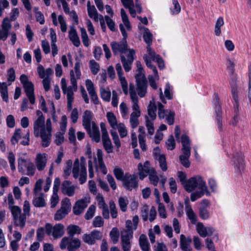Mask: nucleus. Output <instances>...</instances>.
<instances>
[{"mask_svg":"<svg viewBox=\"0 0 251 251\" xmlns=\"http://www.w3.org/2000/svg\"><path fill=\"white\" fill-rule=\"evenodd\" d=\"M139 222L138 216L133 217L132 222L127 220L126 227L121 232L122 249L124 251H129L130 249V240L133 237V230H136Z\"/></svg>","mask_w":251,"mask_h":251,"instance_id":"1","label":"nucleus"},{"mask_svg":"<svg viewBox=\"0 0 251 251\" xmlns=\"http://www.w3.org/2000/svg\"><path fill=\"white\" fill-rule=\"evenodd\" d=\"M93 113L88 110L84 111L82 116V125L92 139L97 143L100 140L99 127L94 122L91 123Z\"/></svg>","mask_w":251,"mask_h":251,"instance_id":"2","label":"nucleus"},{"mask_svg":"<svg viewBox=\"0 0 251 251\" xmlns=\"http://www.w3.org/2000/svg\"><path fill=\"white\" fill-rule=\"evenodd\" d=\"M228 64L227 66V69L229 72V84L231 88V92L232 99L236 103L238 102V86L237 84V75L234 74L235 64L230 59H227ZM238 106V104H237Z\"/></svg>","mask_w":251,"mask_h":251,"instance_id":"3","label":"nucleus"},{"mask_svg":"<svg viewBox=\"0 0 251 251\" xmlns=\"http://www.w3.org/2000/svg\"><path fill=\"white\" fill-rule=\"evenodd\" d=\"M195 189L196 188H198L200 190L196 191L191 193L190 196V199L192 201H196L198 199L201 198L204 194L206 196H210V194L207 189V187L206 186V183L202 179L201 176L200 179L196 181Z\"/></svg>","mask_w":251,"mask_h":251,"instance_id":"4","label":"nucleus"},{"mask_svg":"<svg viewBox=\"0 0 251 251\" xmlns=\"http://www.w3.org/2000/svg\"><path fill=\"white\" fill-rule=\"evenodd\" d=\"M81 246L80 240L76 238L64 237L60 242L59 246L61 249L66 248L68 251H76Z\"/></svg>","mask_w":251,"mask_h":251,"instance_id":"5","label":"nucleus"},{"mask_svg":"<svg viewBox=\"0 0 251 251\" xmlns=\"http://www.w3.org/2000/svg\"><path fill=\"white\" fill-rule=\"evenodd\" d=\"M178 176L185 190L188 192H191L195 190L196 185L194 184H196V181H198V179L201 177L200 176H196L186 180V175L183 172H178Z\"/></svg>","mask_w":251,"mask_h":251,"instance_id":"6","label":"nucleus"},{"mask_svg":"<svg viewBox=\"0 0 251 251\" xmlns=\"http://www.w3.org/2000/svg\"><path fill=\"white\" fill-rule=\"evenodd\" d=\"M40 137L42 139V145L44 147L49 146L51 142V123L50 119H48L46 121V126L40 130Z\"/></svg>","mask_w":251,"mask_h":251,"instance_id":"7","label":"nucleus"},{"mask_svg":"<svg viewBox=\"0 0 251 251\" xmlns=\"http://www.w3.org/2000/svg\"><path fill=\"white\" fill-rule=\"evenodd\" d=\"M11 214L13 217L14 225L19 226L21 228L25 225L26 216L25 214H22L21 209L18 206H14L9 208Z\"/></svg>","mask_w":251,"mask_h":251,"instance_id":"8","label":"nucleus"},{"mask_svg":"<svg viewBox=\"0 0 251 251\" xmlns=\"http://www.w3.org/2000/svg\"><path fill=\"white\" fill-rule=\"evenodd\" d=\"M71 203L69 199L66 198L61 201V208L55 213L54 219L55 221H60L63 219L71 210Z\"/></svg>","mask_w":251,"mask_h":251,"instance_id":"9","label":"nucleus"},{"mask_svg":"<svg viewBox=\"0 0 251 251\" xmlns=\"http://www.w3.org/2000/svg\"><path fill=\"white\" fill-rule=\"evenodd\" d=\"M112 51L114 55L120 54L121 56L129 52L130 49H128L126 40L123 39L120 42H113L111 43Z\"/></svg>","mask_w":251,"mask_h":251,"instance_id":"10","label":"nucleus"},{"mask_svg":"<svg viewBox=\"0 0 251 251\" xmlns=\"http://www.w3.org/2000/svg\"><path fill=\"white\" fill-rule=\"evenodd\" d=\"M144 60L146 62V65L148 68L152 70L153 73V75H149L148 76L149 82L150 86L154 90L157 89V85L155 82L156 79H159V75L157 69L155 66L151 64L150 60H149L148 56L145 55L144 56Z\"/></svg>","mask_w":251,"mask_h":251,"instance_id":"11","label":"nucleus"},{"mask_svg":"<svg viewBox=\"0 0 251 251\" xmlns=\"http://www.w3.org/2000/svg\"><path fill=\"white\" fill-rule=\"evenodd\" d=\"M102 237V233L99 230L95 229L90 234H84L82 239L83 241L88 245H94L96 240H100Z\"/></svg>","mask_w":251,"mask_h":251,"instance_id":"12","label":"nucleus"},{"mask_svg":"<svg viewBox=\"0 0 251 251\" xmlns=\"http://www.w3.org/2000/svg\"><path fill=\"white\" fill-rule=\"evenodd\" d=\"M135 54V50L133 49L130 50L127 55V59L124 55L121 56V62L126 72H128L131 70V65L134 59Z\"/></svg>","mask_w":251,"mask_h":251,"instance_id":"13","label":"nucleus"},{"mask_svg":"<svg viewBox=\"0 0 251 251\" xmlns=\"http://www.w3.org/2000/svg\"><path fill=\"white\" fill-rule=\"evenodd\" d=\"M137 177L136 175H131L129 174H126L125 178L123 180L124 186L128 190H132L133 188L137 187Z\"/></svg>","mask_w":251,"mask_h":251,"instance_id":"14","label":"nucleus"},{"mask_svg":"<svg viewBox=\"0 0 251 251\" xmlns=\"http://www.w3.org/2000/svg\"><path fill=\"white\" fill-rule=\"evenodd\" d=\"M87 90L90 96L91 100L95 104L99 103L98 97L94 87V84L90 79H87L85 81Z\"/></svg>","mask_w":251,"mask_h":251,"instance_id":"15","label":"nucleus"},{"mask_svg":"<svg viewBox=\"0 0 251 251\" xmlns=\"http://www.w3.org/2000/svg\"><path fill=\"white\" fill-rule=\"evenodd\" d=\"M181 142L182 145V151L183 154L182 155L190 157L191 155V148L190 146V140L189 137L185 134L182 135Z\"/></svg>","mask_w":251,"mask_h":251,"instance_id":"16","label":"nucleus"},{"mask_svg":"<svg viewBox=\"0 0 251 251\" xmlns=\"http://www.w3.org/2000/svg\"><path fill=\"white\" fill-rule=\"evenodd\" d=\"M214 108L216 114V120L217 122L218 128L221 130L222 126V111L218 98L215 100Z\"/></svg>","mask_w":251,"mask_h":251,"instance_id":"17","label":"nucleus"},{"mask_svg":"<svg viewBox=\"0 0 251 251\" xmlns=\"http://www.w3.org/2000/svg\"><path fill=\"white\" fill-rule=\"evenodd\" d=\"M72 182L69 180L64 181L61 186V190L63 194L69 197H72L74 195L75 187L74 185L70 186Z\"/></svg>","mask_w":251,"mask_h":251,"instance_id":"18","label":"nucleus"},{"mask_svg":"<svg viewBox=\"0 0 251 251\" xmlns=\"http://www.w3.org/2000/svg\"><path fill=\"white\" fill-rule=\"evenodd\" d=\"M233 161L235 164V167L240 171L243 170L245 167L244 156L241 152H237L233 157Z\"/></svg>","mask_w":251,"mask_h":251,"instance_id":"19","label":"nucleus"},{"mask_svg":"<svg viewBox=\"0 0 251 251\" xmlns=\"http://www.w3.org/2000/svg\"><path fill=\"white\" fill-rule=\"evenodd\" d=\"M186 213L193 224H196L197 222L196 215L193 211L188 200L185 201Z\"/></svg>","mask_w":251,"mask_h":251,"instance_id":"20","label":"nucleus"},{"mask_svg":"<svg viewBox=\"0 0 251 251\" xmlns=\"http://www.w3.org/2000/svg\"><path fill=\"white\" fill-rule=\"evenodd\" d=\"M45 118H37L33 125L34 134L36 137L40 136V130L44 126Z\"/></svg>","mask_w":251,"mask_h":251,"instance_id":"21","label":"nucleus"},{"mask_svg":"<svg viewBox=\"0 0 251 251\" xmlns=\"http://www.w3.org/2000/svg\"><path fill=\"white\" fill-rule=\"evenodd\" d=\"M47 161V159L45 154H42L39 153L37 154L36 158V165L38 171H41L44 170L46 166Z\"/></svg>","mask_w":251,"mask_h":251,"instance_id":"22","label":"nucleus"},{"mask_svg":"<svg viewBox=\"0 0 251 251\" xmlns=\"http://www.w3.org/2000/svg\"><path fill=\"white\" fill-rule=\"evenodd\" d=\"M143 38L147 46H151L152 44L153 35L147 27L142 26Z\"/></svg>","mask_w":251,"mask_h":251,"instance_id":"23","label":"nucleus"},{"mask_svg":"<svg viewBox=\"0 0 251 251\" xmlns=\"http://www.w3.org/2000/svg\"><path fill=\"white\" fill-rule=\"evenodd\" d=\"M69 37L75 46L78 47L80 45V42L79 37L76 30L73 27H71L69 31Z\"/></svg>","mask_w":251,"mask_h":251,"instance_id":"24","label":"nucleus"},{"mask_svg":"<svg viewBox=\"0 0 251 251\" xmlns=\"http://www.w3.org/2000/svg\"><path fill=\"white\" fill-rule=\"evenodd\" d=\"M64 227L62 224H56L53 227V231L52 233L53 237L55 239H57L62 236L64 233Z\"/></svg>","mask_w":251,"mask_h":251,"instance_id":"25","label":"nucleus"},{"mask_svg":"<svg viewBox=\"0 0 251 251\" xmlns=\"http://www.w3.org/2000/svg\"><path fill=\"white\" fill-rule=\"evenodd\" d=\"M129 93L133 102L132 107L134 109H136L138 107V100L133 84L130 83L129 84Z\"/></svg>","mask_w":251,"mask_h":251,"instance_id":"26","label":"nucleus"},{"mask_svg":"<svg viewBox=\"0 0 251 251\" xmlns=\"http://www.w3.org/2000/svg\"><path fill=\"white\" fill-rule=\"evenodd\" d=\"M156 173L153 167H151L149 161H146L142 165V180L151 173Z\"/></svg>","mask_w":251,"mask_h":251,"instance_id":"27","label":"nucleus"},{"mask_svg":"<svg viewBox=\"0 0 251 251\" xmlns=\"http://www.w3.org/2000/svg\"><path fill=\"white\" fill-rule=\"evenodd\" d=\"M157 107L154 102L153 99L152 101H150V103L148 106V115L151 118V120L153 121L155 119L156 115V111Z\"/></svg>","mask_w":251,"mask_h":251,"instance_id":"28","label":"nucleus"},{"mask_svg":"<svg viewBox=\"0 0 251 251\" xmlns=\"http://www.w3.org/2000/svg\"><path fill=\"white\" fill-rule=\"evenodd\" d=\"M140 62H137L138 73L136 75V81L137 86V92L138 95L141 97V65L139 66Z\"/></svg>","mask_w":251,"mask_h":251,"instance_id":"29","label":"nucleus"},{"mask_svg":"<svg viewBox=\"0 0 251 251\" xmlns=\"http://www.w3.org/2000/svg\"><path fill=\"white\" fill-rule=\"evenodd\" d=\"M44 194L42 193L40 195L34 198L33 200V204L36 207H44L46 206V203L44 198Z\"/></svg>","mask_w":251,"mask_h":251,"instance_id":"30","label":"nucleus"},{"mask_svg":"<svg viewBox=\"0 0 251 251\" xmlns=\"http://www.w3.org/2000/svg\"><path fill=\"white\" fill-rule=\"evenodd\" d=\"M38 72L39 75L41 78H43L46 77H49L50 75L53 74V70L51 68H49L45 70L42 65H40L38 67Z\"/></svg>","mask_w":251,"mask_h":251,"instance_id":"31","label":"nucleus"},{"mask_svg":"<svg viewBox=\"0 0 251 251\" xmlns=\"http://www.w3.org/2000/svg\"><path fill=\"white\" fill-rule=\"evenodd\" d=\"M81 229L76 225H71L67 227V232L70 238H74V236L75 234H80Z\"/></svg>","mask_w":251,"mask_h":251,"instance_id":"32","label":"nucleus"},{"mask_svg":"<svg viewBox=\"0 0 251 251\" xmlns=\"http://www.w3.org/2000/svg\"><path fill=\"white\" fill-rule=\"evenodd\" d=\"M106 117L108 122L110 126L114 129H116L118 126L117 124V119L114 113L112 112L107 113Z\"/></svg>","mask_w":251,"mask_h":251,"instance_id":"33","label":"nucleus"},{"mask_svg":"<svg viewBox=\"0 0 251 251\" xmlns=\"http://www.w3.org/2000/svg\"><path fill=\"white\" fill-rule=\"evenodd\" d=\"M180 248L183 251H192V249L190 247L189 244L187 242L186 238L183 234L180 235Z\"/></svg>","mask_w":251,"mask_h":251,"instance_id":"34","label":"nucleus"},{"mask_svg":"<svg viewBox=\"0 0 251 251\" xmlns=\"http://www.w3.org/2000/svg\"><path fill=\"white\" fill-rule=\"evenodd\" d=\"M62 91L64 94H67V101L69 102L70 103L73 102L74 100V93L72 88L71 87L67 88V86L63 84Z\"/></svg>","mask_w":251,"mask_h":251,"instance_id":"35","label":"nucleus"},{"mask_svg":"<svg viewBox=\"0 0 251 251\" xmlns=\"http://www.w3.org/2000/svg\"><path fill=\"white\" fill-rule=\"evenodd\" d=\"M147 52L148 54H144V56L145 55L147 56L149 60H150L152 64L151 60L153 61H155V60L157 59V56L159 55L156 54L155 51L151 49V46H147ZM143 58L144 59V57H143Z\"/></svg>","mask_w":251,"mask_h":251,"instance_id":"36","label":"nucleus"},{"mask_svg":"<svg viewBox=\"0 0 251 251\" xmlns=\"http://www.w3.org/2000/svg\"><path fill=\"white\" fill-rule=\"evenodd\" d=\"M224 19L222 17H220L217 20L215 26L214 32L216 36H220L221 34V27L224 25Z\"/></svg>","mask_w":251,"mask_h":251,"instance_id":"37","label":"nucleus"},{"mask_svg":"<svg viewBox=\"0 0 251 251\" xmlns=\"http://www.w3.org/2000/svg\"><path fill=\"white\" fill-rule=\"evenodd\" d=\"M87 179V171L85 165L82 163L81 164L80 177L79 178V183L83 184Z\"/></svg>","mask_w":251,"mask_h":251,"instance_id":"38","label":"nucleus"},{"mask_svg":"<svg viewBox=\"0 0 251 251\" xmlns=\"http://www.w3.org/2000/svg\"><path fill=\"white\" fill-rule=\"evenodd\" d=\"M0 93L3 101L7 102L8 101V95L7 91V87L6 83L3 82V84L0 87Z\"/></svg>","mask_w":251,"mask_h":251,"instance_id":"39","label":"nucleus"},{"mask_svg":"<svg viewBox=\"0 0 251 251\" xmlns=\"http://www.w3.org/2000/svg\"><path fill=\"white\" fill-rule=\"evenodd\" d=\"M200 217L203 220H206L209 217V213L207 207L205 206H201L199 208Z\"/></svg>","mask_w":251,"mask_h":251,"instance_id":"40","label":"nucleus"},{"mask_svg":"<svg viewBox=\"0 0 251 251\" xmlns=\"http://www.w3.org/2000/svg\"><path fill=\"white\" fill-rule=\"evenodd\" d=\"M164 105L160 102L158 103V115L160 119H164L169 113V110H165Z\"/></svg>","mask_w":251,"mask_h":251,"instance_id":"41","label":"nucleus"},{"mask_svg":"<svg viewBox=\"0 0 251 251\" xmlns=\"http://www.w3.org/2000/svg\"><path fill=\"white\" fill-rule=\"evenodd\" d=\"M145 118L146 119V126L147 128L148 133L150 135H152L154 132L153 124L151 121L152 120H149V117L147 116H145Z\"/></svg>","mask_w":251,"mask_h":251,"instance_id":"42","label":"nucleus"},{"mask_svg":"<svg viewBox=\"0 0 251 251\" xmlns=\"http://www.w3.org/2000/svg\"><path fill=\"white\" fill-rule=\"evenodd\" d=\"M121 15L122 17L123 22L124 23L125 25L126 26L127 29H130L131 26L129 21L128 20V16L126 14L125 10L123 8L121 10Z\"/></svg>","mask_w":251,"mask_h":251,"instance_id":"43","label":"nucleus"},{"mask_svg":"<svg viewBox=\"0 0 251 251\" xmlns=\"http://www.w3.org/2000/svg\"><path fill=\"white\" fill-rule=\"evenodd\" d=\"M234 102H235V104H234V106L235 108V110H234L235 114H234V115L231 121V123L233 126H235L237 125V124L239 121V114H238L239 100H238V102H237L238 106L237 105L236 102L235 101H234Z\"/></svg>","mask_w":251,"mask_h":251,"instance_id":"44","label":"nucleus"},{"mask_svg":"<svg viewBox=\"0 0 251 251\" xmlns=\"http://www.w3.org/2000/svg\"><path fill=\"white\" fill-rule=\"evenodd\" d=\"M109 235L114 244L118 242L119 238V231L117 228H113L110 232Z\"/></svg>","mask_w":251,"mask_h":251,"instance_id":"45","label":"nucleus"},{"mask_svg":"<svg viewBox=\"0 0 251 251\" xmlns=\"http://www.w3.org/2000/svg\"><path fill=\"white\" fill-rule=\"evenodd\" d=\"M90 68L92 73L94 75H97L100 71V65L96 62L94 60H91L90 61Z\"/></svg>","mask_w":251,"mask_h":251,"instance_id":"46","label":"nucleus"},{"mask_svg":"<svg viewBox=\"0 0 251 251\" xmlns=\"http://www.w3.org/2000/svg\"><path fill=\"white\" fill-rule=\"evenodd\" d=\"M118 203L122 211L125 212L127 210V206L128 204V200L121 197L119 198Z\"/></svg>","mask_w":251,"mask_h":251,"instance_id":"47","label":"nucleus"},{"mask_svg":"<svg viewBox=\"0 0 251 251\" xmlns=\"http://www.w3.org/2000/svg\"><path fill=\"white\" fill-rule=\"evenodd\" d=\"M21 129L20 128L16 129L11 139L12 144L15 145L18 142L19 140L21 138Z\"/></svg>","mask_w":251,"mask_h":251,"instance_id":"48","label":"nucleus"},{"mask_svg":"<svg viewBox=\"0 0 251 251\" xmlns=\"http://www.w3.org/2000/svg\"><path fill=\"white\" fill-rule=\"evenodd\" d=\"M101 98L105 101H109L111 98V92L107 91L103 88H100Z\"/></svg>","mask_w":251,"mask_h":251,"instance_id":"49","label":"nucleus"},{"mask_svg":"<svg viewBox=\"0 0 251 251\" xmlns=\"http://www.w3.org/2000/svg\"><path fill=\"white\" fill-rule=\"evenodd\" d=\"M79 172V162L78 159H76L74 163V167L72 170L73 176L75 178H78Z\"/></svg>","mask_w":251,"mask_h":251,"instance_id":"50","label":"nucleus"},{"mask_svg":"<svg viewBox=\"0 0 251 251\" xmlns=\"http://www.w3.org/2000/svg\"><path fill=\"white\" fill-rule=\"evenodd\" d=\"M109 204L111 217L112 218L115 219L117 218L118 214L116 204L113 201H110Z\"/></svg>","mask_w":251,"mask_h":251,"instance_id":"51","label":"nucleus"},{"mask_svg":"<svg viewBox=\"0 0 251 251\" xmlns=\"http://www.w3.org/2000/svg\"><path fill=\"white\" fill-rule=\"evenodd\" d=\"M81 37L84 45L85 47L89 46V38L86 31L84 28H80Z\"/></svg>","mask_w":251,"mask_h":251,"instance_id":"52","label":"nucleus"},{"mask_svg":"<svg viewBox=\"0 0 251 251\" xmlns=\"http://www.w3.org/2000/svg\"><path fill=\"white\" fill-rule=\"evenodd\" d=\"M168 150H173L176 147V143L173 135H171L166 142Z\"/></svg>","mask_w":251,"mask_h":251,"instance_id":"53","label":"nucleus"},{"mask_svg":"<svg viewBox=\"0 0 251 251\" xmlns=\"http://www.w3.org/2000/svg\"><path fill=\"white\" fill-rule=\"evenodd\" d=\"M72 166V161L70 160H68L66 163V166L64 170L63 176L65 178H67L71 173Z\"/></svg>","mask_w":251,"mask_h":251,"instance_id":"54","label":"nucleus"},{"mask_svg":"<svg viewBox=\"0 0 251 251\" xmlns=\"http://www.w3.org/2000/svg\"><path fill=\"white\" fill-rule=\"evenodd\" d=\"M197 230L201 236L202 237H206V227H204L201 223H199L197 226Z\"/></svg>","mask_w":251,"mask_h":251,"instance_id":"55","label":"nucleus"},{"mask_svg":"<svg viewBox=\"0 0 251 251\" xmlns=\"http://www.w3.org/2000/svg\"><path fill=\"white\" fill-rule=\"evenodd\" d=\"M95 210L96 207L94 205H90L85 215V218L86 220L91 219L94 215Z\"/></svg>","mask_w":251,"mask_h":251,"instance_id":"56","label":"nucleus"},{"mask_svg":"<svg viewBox=\"0 0 251 251\" xmlns=\"http://www.w3.org/2000/svg\"><path fill=\"white\" fill-rule=\"evenodd\" d=\"M114 174L116 178L118 180L123 181L125 178V175H124V172L122 169L120 168H115L114 170Z\"/></svg>","mask_w":251,"mask_h":251,"instance_id":"57","label":"nucleus"},{"mask_svg":"<svg viewBox=\"0 0 251 251\" xmlns=\"http://www.w3.org/2000/svg\"><path fill=\"white\" fill-rule=\"evenodd\" d=\"M150 250V245L148 241L147 236L142 234V251H149Z\"/></svg>","mask_w":251,"mask_h":251,"instance_id":"58","label":"nucleus"},{"mask_svg":"<svg viewBox=\"0 0 251 251\" xmlns=\"http://www.w3.org/2000/svg\"><path fill=\"white\" fill-rule=\"evenodd\" d=\"M172 1L174 8L171 9L172 13L173 15L178 14L181 11V7L177 0H173Z\"/></svg>","mask_w":251,"mask_h":251,"instance_id":"59","label":"nucleus"},{"mask_svg":"<svg viewBox=\"0 0 251 251\" xmlns=\"http://www.w3.org/2000/svg\"><path fill=\"white\" fill-rule=\"evenodd\" d=\"M28 163L26 162V161L24 158L22 157L19 158L18 159V170L19 172L24 174V167L25 165H27Z\"/></svg>","mask_w":251,"mask_h":251,"instance_id":"60","label":"nucleus"},{"mask_svg":"<svg viewBox=\"0 0 251 251\" xmlns=\"http://www.w3.org/2000/svg\"><path fill=\"white\" fill-rule=\"evenodd\" d=\"M103 224L104 221L100 216H96L93 221V225L95 227H101L103 226Z\"/></svg>","mask_w":251,"mask_h":251,"instance_id":"61","label":"nucleus"},{"mask_svg":"<svg viewBox=\"0 0 251 251\" xmlns=\"http://www.w3.org/2000/svg\"><path fill=\"white\" fill-rule=\"evenodd\" d=\"M25 167L27 169V175L32 176L34 174L35 167L33 163L28 162L27 165H25Z\"/></svg>","mask_w":251,"mask_h":251,"instance_id":"62","label":"nucleus"},{"mask_svg":"<svg viewBox=\"0 0 251 251\" xmlns=\"http://www.w3.org/2000/svg\"><path fill=\"white\" fill-rule=\"evenodd\" d=\"M23 87L25 88L26 95L34 94V85L31 82L26 84Z\"/></svg>","mask_w":251,"mask_h":251,"instance_id":"63","label":"nucleus"},{"mask_svg":"<svg viewBox=\"0 0 251 251\" xmlns=\"http://www.w3.org/2000/svg\"><path fill=\"white\" fill-rule=\"evenodd\" d=\"M149 176V179L151 182L155 186L158 185V181L159 180V177L156 175V172L154 173H151L148 175Z\"/></svg>","mask_w":251,"mask_h":251,"instance_id":"64","label":"nucleus"}]
</instances>
